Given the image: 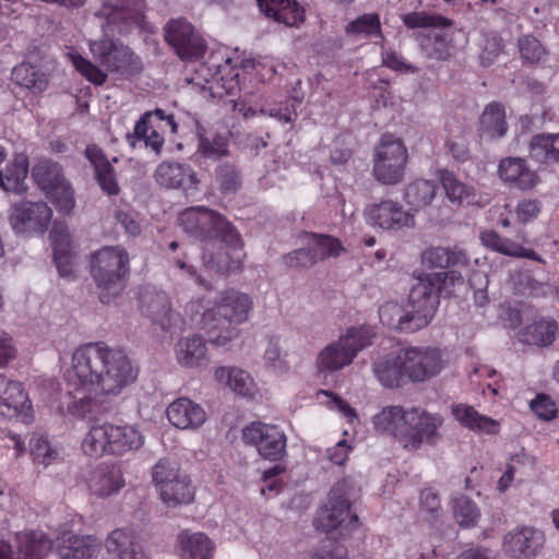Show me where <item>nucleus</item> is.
I'll list each match as a JSON object with an SVG mask.
<instances>
[{"instance_id": "nucleus-9", "label": "nucleus", "mask_w": 559, "mask_h": 559, "mask_svg": "<svg viewBox=\"0 0 559 559\" xmlns=\"http://www.w3.org/2000/svg\"><path fill=\"white\" fill-rule=\"evenodd\" d=\"M370 344L369 332L362 328L349 329L345 335L325 346L318 355L321 371H337L352 364L357 354Z\"/></svg>"}, {"instance_id": "nucleus-32", "label": "nucleus", "mask_w": 559, "mask_h": 559, "mask_svg": "<svg viewBox=\"0 0 559 559\" xmlns=\"http://www.w3.org/2000/svg\"><path fill=\"white\" fill-rule=\"evenodd\" d=\"M207 347L199 335L182 337L176 344V355L183 367H198L207 360Z\"/></svg>"}, {"instance_id": "nucleus-42", "label": "nucleus", "mask_w": 559, "mask_h": 559, "mask_svg": "<svg viewBox=\"0 0 559 559\" xmlns=\"http://www.w3.org/2000/svg\"><path fill=\"white\" fill-rule=\"evenodd\" d=\"M194 490L187 475H182L176 481L166 484L160 492L162 500L169 507L189 503L193 500Z\"/></svg>"}, {"instance_id": "nucleus-3", "label": "nucleus", "mask_w": 559, "mask_h": 559, "mask_svg": "<svg viewBox=\"0 0 559 559\" xmlns=\"http://www.w3.org/2000/svg\"><path fill=\"white\" fill-rule=\"evenodd\" d=\"M186 234L202 241L203 266L218 274L238 267L243 247L242 239L222 214L204 206L186 209L178 216Z\"/></svg>"}, {"instance_id": "nucleus-16", "label": "nucleus", "mask_w": 559, "mask_h": 559, "mask_svg": "<svg viewBox=\"0 0 559 559\" xmlns=\"http://www.w3.org/2000/svg\"><path fill=\"white\" fill-rule=\"evenodd\" d=\"M544 533L533 526H520L503 537V551L512 559H533L545 545Z\"/></svg>"}, {"instance_id": "nucleus-58", "label": "nucleus", "mask_w": 559, "mask_h": 559, "mask_svg": "<svg viewBox=\"0 0 559 559\" xmlns=\"http://www.w3.org/2000/svg\"><path fill=\"white\" fill-rule=\"evenodd\" d=\"M403 305L385 302L379 308V318L382 324L402 332Z\"/></svg>"}, {"instance_id": "nucleus-27", "label": "nucleus", "mask_w": 559, "mask_h": 559, "mask_svg": "<svg viewBox=\"0 0 559 559\" xmlns=\"http://www.w3.org/2000/svg\"><path fill=\"white\" fill-rule=\"evenodd\" d=\"M168 420L179 429L198 428L204 424V409L189 399L180 397L167 407Z\"/></svg>"}, {"instance_id": "nucleus-63", "label": "nucleus", "mask_w": 559, "mask_h": 559, "mask_svg": "<svg viewBox=\"0 0 559 559\" xmlns=\"http://www.w3.org/2000/svg\"><path fill=\"white\" fill-rule=\"evenodd\" d=\"M155 128L152 120V114L145 112L135 123L133 134H128V140L132 146L135 140H144L145 136Z\"/></svg>"}, {"instance_id": "nucleus-44", "label": "nucleus", "mask_w": 559, "mask_h": 559, "mask_svg": "<svg viewBox=\"0 0 559 559\" xmlns=\"http://www.w3.org/2000/svg\"><path fill=\"white\" fill-rule=\"evenodd\" d=\"M219 190L225 194L236 193L242 185L241 169L234 163L224 162L215 169Z\"/></svg>"}, {"instance_id": "nucleus-45", "label": "nucleus", "mask_w": 559, "mask_h": 559, "mask_svg": "<svg viewBox=\"0 0 559 559\" xmlns=\"http://www.w3.org/2000/svg\"><path fill=\"white\" fill-rule=\"evenodd\" d=\"M453 513L457 523L463 527L475 526L480 516L476 503L466 496H460L454 499Z\"/></svg>"}, {"instance_id": "nucleus-8", "label": "nucleus", "mask_w": 559, "mask_h": 559, "mask_svg": "<svg viewBox=\"0 0 559 559\" xmlns=\"http://www.w3.org/2000/svg\"><path fill=\"white\" fill-rule=\"evenodd\" d=\"M143 444L142 435L132 426L103 424L93 426L82 441V449L90 456L105 453L122 455Z\"/></svg>"}, {"instance_id": "nucleus-41", "label": "nucleus", "mask_w": 559, "mask_h": 559, "mask_svg": "<svg viewBox=\"0 0 559 559\" xmlns=\"http://www.w3.org/2000/svg\"><path fill=\"white\" fill-rule=\"evenodd\" d=\"M557 329L555 320L540 319L525 328L523 341L537 346L550 345L556 338Z\"/></svg>"}, {"instance_id": "nucleus-34", "label": "nucleus", "mask_w": 559, "mask_h": 559, "mask_svg": "<svg viewBox=\"0 0 559 559\" xmlns=\"http://www.w3.org/2000/svg\"><path fill=\"white\" fill-rule=\"evenodd\" d=\"M499 176L504 181L514 183L520 189H530L535 185V174L530 170L522 158H506L499 164Z\"/></svg>"}, {"instance_id": "nucleus-26", "label": "nucleus", "mask_w": 559, "mask_h": 559, "mask_svg": "<svg viewBox=\"0 0 559 559\" xmlns=\"http://www.w3.org/2000/svg\"><path fill=\"white\" fill-rule=\"evenodd\" d=\"M85 157L94 168V176L102 191L110 197L117 195L120 192V187L115 168L105 153L96 145H88L85 148Z\"/></svg>"}, {"instance_id": "nucleus-64", "label": "nucleus", "mask_w": 559, "mask_h": 559, "mask_svg": "<svg viewBox=\"0 0 559 559\" xmlns=\"http://www.w3.org/2000/svg\"><path fill=\"white\" fill-rule=\"evenodd\" d=\"M295 103H297L296 99L293 102H286L284 104H280L274 107H271L269 109L270 117L276 118L283 122L294 121L297 118Z\"/></svg>"}, {"instance_id": "nucleus-37", "label": "nucleus", "mask_w": 559, "mask_h": 559, "mask_svg": "<svg viewBox=\"0 0 559 559\" xmlns=\"http://www.w3.org/2000/svg\"><path fill=\"white\" fill-rule=\"evenodd\" d=\"M453 416L463 426L487 433H497L499 424L490 417L480 415L474 407L468 405H456L452 409Z\"/></svg>"}, {"instance_id": "nucleus-59", "label": "nucleus", "mask_w": 559, "mask_h": 559, "mask_svg": "<svg viewBox=\"0 0 559 559\" xmlns=\"http://www.w3.org/2000/svg\"><path fill=\"white\" fill-rule=\"evenodd\" d=\"M421 46L430 59L444 60L450 56L449 43L444 34H436L433 38H428L427 43Z\"/></svg>"}, {"instance_id": "nucleus-38", "label": "nucleus", "mask_w": 559, "mask_h": 559, "mask_svg": "<svg viewBox=\"0 0 559 559\" xmlns=\"http://www.w3.org/2000/svg\"><path fill=\"white\" fill-rule=\"evenodd\" d=\"M215 379L227 384L234 392L242 396L250 395L253 391L251 376L238 368L219 367L215 370Z\"/></svg>"}, {"instance_id": "nucleus-24", "label": "nucleus", "mask_w": 559, "mask_h": 559, "mask_svg": "<svg viewBox=\"0 0 559 559\" xmlns=\"http://www.w3.org/2000/svg\"><path fill=\"white\" fill-rule=\"evenodd\" d=\"M440 301L438 292V280L431 282L425 277H419L416 285L409 292L406 305L417 310L421 316L427 314V320L431 322Z\"/></svg>"}, {"instance_id": "nucleus-2", "label": "nucleus", "mask_w": 559, "mask_h": 559, "mask_svg": "<svg viewBox=\"0 0 559 559\" xmlns=\"http://www.w3.org/2000/svg\"><path fill=\"white\" fill-rule=\"evenodd\" d=\"M142 0H105L96 10L95 17L104 32V38L90 43L94 59L110 73L129 78L142 71V62L132 50L119 40L116 34H127L141 28L144 22Z\"/></svg>"}, {"instance_id": "nucleus-39", "label": "nucleus", "mask_w": 559, "mask_h": 559, "mask_svg": "<svg viewBox=\"0 0 559 559\" xmlns=\"http://www.w3.org/2000/svg\"><path fill=\"white\" fill-rule=\"evenodd\" d=\"M437 185L430 180L418 179L405 188L404 199L412 210L418 211L431 203Z\"/></svg>"}, {"instance_id": "nucleus-47", "label": "nucleus", "mask_w": 559, "mask_h": 559, "mask_svg": "<svg viewBox=\"0 0 559 559\" xmlns=\"http://www.w3.org/2000/svg\"><path fill=\"white\" fill-rule=\"evenodd\" d=\"M552 134H538L533 136L530 144V156L540 164L558 162L556 152L552 151Z\"/></svg>"}, {"instance_id": "nucleus-50", "label": "nucleus", "mask_w": 559, "mask_h": 559, "mask_svg": "<svg viewBox=\"0 0 559 559\" xmlns=\"http://www.w3.org/2000/svg\"><path fill=\"white\" fill-rule=\"evenodd\" d=\"M480 63L491 66L503 49V40L496 32H485L480 40Z\"/></svg>"}, {"instance_id": "nucleus-15", "label": "nucleus", "mask_w": 559, "mask_h": 559, "mask_svg": "<svg viewBox=\"0 0 559 559\" xmlns=\"http://www.w3.org/2000/svg\"><path fill=\"white\" fill-rule=\"evenodd\" d=\"M311 238L310 247L294 250L284 257V263L288 267L309 269L320 260L338 257L343 251L341 242L331 236L313 234Z\"/></svg>"}, {"instance_id": "nucleus-18", "label": "nucleus", "mask_w": 559, "mask_h": 559, "mask_svg": "<svg viewBox=\"0 0 559 559\" xmlns=\"http://www.w3.org/2000/svg\"><path fill=\"white\" fill-rule=\"evenodd\" d=\"M52 549L51 540L41 532L16 536V552L10 544L0 542V559H45Z\"/></svg>"}, {"instance_id": "nucleus-5", "label": "nucleus", "mask_w": 559, "mask_h": 559, "mask_svg": "<svg viewBox=\"0 0 559 559\" xmlns=\"http://www.w3.org/2000/svg\"><path fill=\"white\" fill-rule=\"evenodd\" d=\"M252 309L246 294L229 290L203 313L202 323L211 343L223 346L237 335L236 325L245 322Z\"/></svg>"}, {"instance_id": "nucleus-53", "label": "nucleus", "mask_w": 559, "mask_h": 559, "mask_svg": "<svg viewBox=\"0 0 559 559\" xmlns=\"http://www.w3.org/2000/svg\"><path fill=\"white\" fill-rule=\"evenodd\" d=\"M29 447L34 461L44 466L50 465L59 456L58 451L51 448L48 439L44 436L32 438Z\"/></svg>"}, {"instance_id": "nucleus-10", "label": "nucleus", "mask_w": 559, "mask_h": 559, "mask_svg": "<svg viewBox=\"0 0 559 559\" xmlns=\"http://www.w3.org/2000/svg\"><path fill=\"white\" fill-rule=\"evenodd\" d=\"M407 163V150L402 140L386 133L376 146L373 176L384 185H396L404 177Z\"/></svg>"}, {"instance_id": "nucleus-43", "label": "nucleus", "mask_w": 559, "mask_h": 559, "mask_svg": "<svg viewBox=\"0 0 559 559\" xmlns=\"http://www.w3.org/2000/svg\"><path fill=\"white\" fill-rule=\"evenodd\" d=\"M198 151L207 158L217 159L228 154L227 139L214 131L199 130Z\"/></svg>"}, {"instance_id": "nucleus-48", "label": "nucleus", "mask_w": 559, "mask_h": 559, "mask_svg": "<svg viewBox=\"0 0 559 559\" xmlns=\"http://www.w3.org/2000/svg\"><path fill=\"white\" fill-rule=\"evenodd\" d=\"M182 475L178 463L166 457L160 459L152 468V478L154 484L158 487L159 493L164 490L166 484L176 481Z\"/></svg>"}, {"instance_id": "nucleus-14", "label": "nucleus", "mask_w": 559, "mask_h": 559, "mask_svg": "<svg viewBox=\"0 0 559 559\" xmlns=\"http://www.w3.org/2000/svg\"><path fill=\"white\" fill-rule=\"evenodd\" d=\"M400 359L405 374L413 381H425L443 367L441 352L432 347H408L400 349Z\"/></svg>"}, {"instance_id": "nucleus-33", "label": "nucleus", "mask_w": 559, "mask_h": 559, "mask_svg": "<svg viewBox=\"0 0 559 559\" xmlns=\"http://www.w3.org/2000/svg\"><path fill=\"white\" fill-rule=\"evenodd\" d=\"M28 173V158L24 154L14 157L11 165L0 173V187L5 191L22 194L26 191L25 179Z\"/></svg>"}, {"instance_id": "nucleus-19", "label": "nucleus", "mask_w": 559, "mask_h": 559, "mask_svg": "<svg viewBox=\"0 0 559 559\" xmlns=\"http://www.w3.org/2000/svg\"><path fill=\"white\" fill-rule=\"evenodd\" d=\"M154 178L159 186L167 189H180L187 195L193 194L198 190L197 174L188 164L165 160L155 169Z\"/></svg>"}, {"instance_id": "nucleus-17", "label": "nucleus", "mask_w": 559, "mask_h": 559, "mask_svg": "<svg viewBox=\"0 0 559 559\" xmlns=\"http://www.w3.org/2000/svg\"><path fill=\"white\" fill-rule=\"evenodd\" d=\"M52 211L45 202H21L13 205L10 223L16 233H44Z\"/></svg>"}, {"instance_id": "nucleus-21", "label": "nucleus", "mask_w": 559, "mask_h": 559, "mask_svg": "<svg viewBox=\"0 0 559 559\" xmlns=\"http://www.w3.org/2000/svg\"><path fill=\"white\" fill-rule=\"evenodd\" d=\"M27 51V60L12 70L11 78L17 85L33 93H41L48 85L46 74L37 66V62L43 58L39 56L43 50L38 46L32 45Z\"/></svg>"}, {"instance_id": "nucleus-55", "label": "nucleus", "mask_w": 559, "mask_h": 559, "mask_svg": "<svg viewBox=\"0 0 559 559\" xmlns=\"http://www.w3.org/2000/svg\"><path fill=\"white\" fill-rule=\"evenodd\" d=\"M440 181L448 199L452 202L462 201L469 195V189L461 182L452 173L448 170L440 171Z\"/></svg>"}, {"instance_id": "nucleus-20", "label": "nucleus", "mask_w": 559, "mask_h": 559, "mask_svg": "<svg viewBox=\"0 0 559 559\" xmlns=\"http://www.w3.org/2000/svg\"><path fill=\"white\" fill-rule=\"evenodd\" d=\"M367 221L382 229L399 230L403 227H414L413 214L404 211L403 207L391 200L381 201L369 205L365 210Z\"/></svg>"}, {"instance_id": "nucleus-11", "label": "nucleus", "mask_w": 559, "mask_h": 559, "mask_svg": "<svg viewBox=\"0 0 559 559\" xmlns=\"http://www.w3.org/2000/svg\"><path fill=\"white\" fill-rule=\"evenodd\" d=\"M32 177L38 188L44 191L60 210L69 212L73 209V190L58 163L50 159L39 160L32 169Z\"/></svg>"}, {"instance_id": "nucleus-29", "label": "nucleus", "mask_w": 559, "mask_h": 559, "mask_svg": "<svg viewBox=\"0 0 559 559\" xmlns=\"http://www.w3.org/2000/svg\"><path fill=\"white\" fill-rule=\"evenodd\" d=\"M124 485L122 471L119 466L102 464L88 478L90 490L98 497H107L118 492Z\"/></svg>"}, {"instance_id": "nucleus-28", "label": "nucleus", "mask_w": 559, "mask_h": 559, "mask_svg": "<svg viewBox=\"0 0 559 559\" xmlns=\"http://www.w3.org/2000/svg\"><path fill=\"white\" fill-rule=\"evenodd\" d=\"M265 16L286 26H298L305 20V10L296 0H257Z\"/></svg>"}, {"instance_id": "nucleus-54", "label": "nucleus", "mask_w": 559, "mask_h": 559, "mask_svg": "<svg viewBox=\"0 0 559 559\" xmlns=\"http://www.w3.org/2000/svg\"><path fill=\"white\" fill-rule=\"evenodd\" d=\"M518 47L521 58L530 63L539 62L546 55L542 43L533 35H524L519 38Z\"/></svg>"}, {"instance_id": "nucleus-49", "label": "nucleus", "mask_w": 559, "mask_h": 559, "mask_svg": "<svg viewBox=\"0 0 559 559\" xmlns=\"http://www.w3.org/2000/svg\"><path fill=\"white\" fill-rule=\"evenodd\" d=\"M404 25L408 29L426 28V27H448L451 25V21L441 16L427 14L426 12H411L405 13L402 16Z\"/></svg>"}, {"instance_id": "nucleus-36", "label": "nucleus", "mask_w": 559, "mask_h": 559, "mask_svg": "<svg viewBox=\"0 0 559 559\" xmlns=\"http://www.w3.org/2000/svg\"><path fill=\"white\" fill-rule=\"evenodd\" d=\"M373 372L384 386H399L403 376H406L400 359V350L377 359L373 364Z\"/></svg>"}, {"instance_id": "nucleus-22", "label": "nucleus", "mask_w": 559, "mask_h": 559, "mask_svg": "<svg viewBox=\"0 0 559 559\" xmlns=\"http://www.w3.org/2000/svg\"><path fill=\"white\" fill-rule=\"evenodd\" d=\"M141 313L166 330L170 324L171 305L168 295L153 287H145L139 296Z\"/></svg>"}, {"instance_id": "nucleus-12", "label": "nucleus", "mask_w": 559, "mask_h": 559, "mask_svg": "<svg viewBox=\"0 0 559 559\" xmlns=\"http://www.w3.org/2000/svg\"><path fill=\"white\" fill-rule=\"evenodd\" d=\"M164 33L166 41L175 49L180 59L195 61L205 53L204 39L187 20L169 21L164 27Z\"/></svg>"}, {"instance_id": "nucleus-23", "label": "nucleus", "mask_w": 559, "mask_h": 559, "mask_svg": "<svg viewBox=\"0 0 559 559\" xmlns=\"http://www.w3.org/2000/svg\"><path fill=\"white\" fill-rule=\"evenodd\" d=\"M0 409L8 416L31 417V404L22 384L0 374Z\"/></svg>"}, {"instance_id": "nucleus-62", "label": "nucleus", "mask_w": 559, "mask_h": 559, "mask_svg": "<svg viewBox=\"0 0 559 559\" xmlns=\"http://www.w3.org/2000/svg\"><path fill=\"white\" fill-rule=\"evenodd\" d=\"M540 212V203L537 200L524 199L521 200L515 209L518 219L522 223H527L537 217Z\"/></svg>"}, {"instance_id": "nucleus-25", "label": "nucleus", "mask_w": 559, "mask_h": 559, "mask_svg": "<svg viewBox=\"0 0 559 559\" xmlns=\"http://www.w3.org/2000/svg\"><path fill=\"white\" fill-rule=\"evenodd\" d=\"M440 301L438 292V280L431 282L425 277H419L416 285L409 292L406 305L417 310L421 316L427 314V320L431 322Z\"/></svg>"}, {"instance_id": "nucleus-30", "label": "nucleus", "mask_w": 559, "mask_h": 559, "mask_svg": "<svg viewBox=\"0 0 559 559\" xmlns=\"http://www.w3.org/2000/svg\"><path fill=\"white\" fill-rule=\"evenodd\" d=\"M508 130L504 108L500 103L488 104L479 118V135L492 141L502 138Z\"/></svg>"}, {"instance_id": "nucleus-46", "label": "nucleus", "mask_w": 559, "mask_h": 559, "mask_svg": "<svg viewBox=\"0 0 559 559\" xmlns=\"http://www.w3.org/2000/svg\"><path fill=\"white\" fill-rule=\"evenodd\" d=\"M348 35H364L367 37H381L380 16L377 13L362 14L348 23L345 27Z\"/></svg>"}, {"instance_id": "nucleus-7", "label": "nucleus", "mask_w": 559, "mask_h": 559, "mask_svg": "<svg viewBox=\"0 0 559 559\" xmlns=\"http://www.w3.org/2000/svg\"><path fill=\"white\" fill-rule=\"evenodd\" d=\"M359 497V488L352 478H344L330 490L326 503L319 509L314 519L318 530L338 531L340 535H349L358 527V515L353 503Z\"/></svg>"}, {"instance_id": "nucleus-57", "label": "nucleus", "mask_w": 559, "mask_h": 559, "mask_svg": "<svg viewBox=\"0 0 559 559\" xmlns=\"http://www.w3.org/2000/svg\"><path fill=\"white\" fill-rule=\"evenodd\" d=\"M95 555L93 546L81 538L70 540V544L59 549L60 559H92Z\"/></svg>"}, {"instance_id": "nucleus-56", "label": "nucleus", "mask_w": 559, "mask_h": 559, "mask_svg": "<svg viewBox=\"0 0 559 559\" xmlns=\"http://www.w3.org/2000/svg\"><path fill=\"white\" fill-rule=\"evenodd\" d=\"M264 365L275 373L286 372L289 368L277 340L270 338L264 352Z\"/></svg>"}, {"instance_id": "nucleus-61", "label": "nucleus", "mask_w": 559, "mask_h": 559, "mask_svg": "<svg viewBox=\"0 0 559 559\" xmlns=\"http://www.w3.org/2000/svg\"><path fill=\"white\" fill-rule=\"evenodd\" d=\"M427 278L431 282L437 281L438 278V292L441 293V289H447L448 286H456L463 285L464 278L460 271L456 267H451L449 271H442L438 273H432L426 275Z\"/></svg>"}, {"instance_id": "nucleus-52", "label": "nucleus", "mask_w": 559, "mask_h": 559, "mask_svg": "<svg viewBox=\"0 0 559 559\" xmlns=\"http://www.w3.org/2000/svg\"><path fill=\"white\" fill-rule=\"evenodd\" d=\"M69 56L75 69L91 83L95 85H103L106 82L107 74L90 60L83 58L76 52H71Z\"/></svg>"}, {"instance_id": "nucleus-51", "label": "nucleus", "mask_w": 559, "mask_h": 559, "mask_svg": "<svg viewBox=\"0 0 559 559\" xmlns=\"http://www.w3.org/2000/svg\"><path fill=\"white\" fill-rule=\"evenodd\" d=\"M484 246L506 255H520L522 247L514 241L502 238L493 230H486L480 234Z\"/></svg>"}, {"instance_id": "nucleus-13", "label": "nucleus", "mask_w": 559, "mask_h": 559, "mask_svg": "<svg viewBox=\"0 0 559 559\" xmlns=\"http://www.w3.org/2000/svg\"><path fill=\"white\" fill-rule=\"evenodd\" d=\"M242 439L270 461L281 460L285 454L286 437L276 426L253 421L242 429Z\"/></svg>"}, {"instance_id": "nucleus-4", "label": "nucleus", "mask_w": 559, "mask_h": 559, "mask_svg": "<svg viewBox=\"0 0 559 559\" xmlns=\"http://www.w3.org/2000/svg\"><path fill=\"white\" fill-rule=\"evenodd\" d=\"M376 430L393 436L404 449L418 450L423 443L435 444L442 418L419 408L386 406L372 418Z\"/></svg>"}, {"instance_id": "nucleus-1", "label": "nucleus", "mask_w": 559, "mask_h": 559, "mask_svg": "<svg viewBox=\"0 0 559 559\" xmlns=\"http://www.w3.org/2000/svg\"><path fill=\"white\" fill-rule=\"evenodd\" d=\"M136 379L127 354L107 346L103 342L88 343L72 355V367L68 372L69 382L75 390L90 393V404L103 403L102 396H117Z\"/></svg>"}, {"instance_id": "nucleus-35", "label": "nucleus", "mask_w": 559, "mask_h": 559, "mask_svg": "<svg viewBox=\"0 0 559 559\" xmlns=\"http://www.w3.org/2000/svg\"><path fill=\"white\" fill-rule=\"evenodd\" d=\"M106 548L109 552L117 554L119 559H148L132 535L123 530L111 532L106 539Z\"/></svg>"}, {"instance_id": "nucleus-60", "label": "nucleus", "mask_w": 559, "mask_h": 559, "mask_svg": "<svg viewBox=\"0 0 559 559\" xmlns=\"http://www.w3.org/2000/svg\"><path fill=\"white\" fill-rule=\"evenodd\" d=\"M426 316H421L406 304L403 305L402 333H414L426 328L430 323Z\"/></svg>"}, {"instance_id": "nucleus-31", "label": "nucleus", "mask_w": 559, "mask_h": 559, "mask_svg": "<svg viewBox=\"0 0 559 559\" xmlns=\"http://www.w3.org/2000/svg\"><path fill=\"white\" fill-rule=\"evenodd\" d=\"M423 262L430 269L463 267L468 263L464 250L459 248L436 247L423 253Z\"/></svg>"}, {"instance_id": "nucleus-40", "label": "nucleus", "mask_w": 559, "mask_h": 559, "mask_svg": "<svg viewBox=\"0 0 559 559\" xmlns=\"http://www.w3.org/2000/svg\"><path fill=\"white\" fill-rule=\"evenodd\" d=\"M185 559H210L213 545L203 533H181L179 536Z\"/></svg>"}, {"instance_id": "nucleus-6", "label": "nucleus", "mask_w": 559, "mask_h": 559, "mask_svg": "<svg viewBox=\"0 0 559 559\" xmlns=\"http://www.w3.org/2000/svg\"><path fill=\"white\" fill-rule=\"evenodd\" d=\"M129 254L120 246L103 247L91 258V274L99 301L112 302L126 288L129 278Z\"/></svg>"}]
</instances>
